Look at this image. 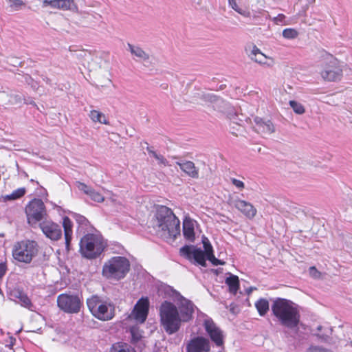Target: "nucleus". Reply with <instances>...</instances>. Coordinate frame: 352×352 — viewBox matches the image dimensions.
Segmentation results:
<instances>
[{
  "label": "nucleus",
  "instance_id": "7",
  "mask_svg": "<svg viewBox=\"0 0 352 352\" xmlns=\"http://www.w3.org/2000/svg\"><path fill=\"white\" fill-rule=\"evenodd\" d=\"M87 305L92 315L100 320H109L115 316L114 305L98 296H92L88 298Z\"/></svg>",
  "mask_w": 352,
  "mask_h": 352
},
{
  "label": "nucleus",
  "instance_id": "52",
  "mask_svg": "<svg viewBox=\"0 0 352 352\" xmlns=\"http://www.w3.org/2000/svg\"><path fill=\"white\" fill-rule=\"evenodd\" d=\"M9 63L13 66H16L17 65H21V62H20L17 58H11Z\"/></svg>",
  "mask_w": 352,
  "mask_h": 352
},
{
  "label": "nucleus",
  "instance_id": "8",
  "mask_svg": "<svg viewBox=\"0 0 352 352\" xmlns=\"http://www.w3.org/2000/svg\"><path fill=\"white\" fill-rule=\"evenodd\" d=\"M39 246L33 240H23L14 243L12 254L14 260L29 264L38 254Z\"/></svg>",
  "mask_w": 352,
  "mask_h": 352
},
{
  "label": "nucleus",
  "instance_id": "11",
  "mask_svg": "<svg viewBox=\"0 0 352 352\" xmlns=\"http://www.w3.org/2000/svg\"><path fill=\"white\" fill-rule=\"evenodd\" d=\"M199 95L201 100L212 104V108L216 111L230 114L234 111L233 108L228 103L213 94L202 92Z\"/></svg>",
  "mask_w": 352,
  "mask_h": 352
},
{
  "label": "nucleus",
  "instance_id": "51",
  "mask_svg": "<svg viewBox=\"0 0 352 352\" xmlns=\"http://www.w3.org/2000/svg\"><path fill=\"white\" fill-rule=\"evenodd\" d=\"M23 78L24 81L29 85H30L32 82H34V79L28 74L24 75Z\"/></svg>",
  "mask_w": 352,
  "mask_h": 352
},
{
  "label": "nucleus",
  "instance_id": "45",
  "mask_svg": "<svg viewBox=\"0 0 352 352\" xmlns=\"http://www.w3.org/2000/svg\"><path fill=\"white\" fill-rule=\"evenodd\" d=\"M309 275L314 278H319L320 272L315 267H310L309 269Z\"/></svg>",
  "mask_w": 352,
  "mask_h": 352
},
{
  "label": "nucleus",
  "instance_id": "53",
  "mask_svg": "<svg viewBox=\"0 0 352 352\" xmlns=\"http://www.w3.org/2000/svg\"><path fill=\"white\" fill-rule=\"evenodd\" d=\"M146 151H148V153H149L150 155H151L152 157H154V155L155 154H157L155 151H154L151 147L150 146H147L146 147Z\"/></svg>",
  "mask_w": 352,
  "mask_h": 352
},
{
  "label": "nucleus",
  "instance_id": "42",
  "mask_svg": "<svg viewBox=\"0 0 352 352\" xmlns=\"http://www.w3.org/2000/svg\"><path fill=\"white\" fill-rule=\"evenodd\" d=\"M154 157L158 161L159 164L164 165V166H170L168 162L163 155L160 154H155Z\"/></svg>",
  "mask_w": 352,
  "mask_h": 352
},
{
  "label": "nucleus",
  "instance_id": "9",
  "mask_svg": "<svg viewBox=\"0 0 352 352\" xmlns=\"http://www.w3.org/2000/svg\"><path fill=\"white\" fill-rule=\"evenodd\" d=\"M323 69L320 72L322 78L327 81L340 80L342 76L343 63L330 54L323 56Z\"/></svg>",
  "mask_w": 352,
  "mask_h": 352
},
{
  "label": "nucleus",
  "instance_id": "25",
  "mask_svg": "<svg viewBox=\"0 0 352 352\" xmlns=\"http://www.w3.org/2000/svg\"><path fill=\"white\" fill-rule=\"evenodd\" d=\"M255 307L261 316H265L270 309L269 302L265 298H260L257 300Z\"/></svg>",
  "mask_w": 352,
  "mask_h": 352
},
{
  "label": "nucleus",
  "instance_id": "20",
  "mask_svg": "<svg viewBox=\"0 0 352 352\" xmlns=\"http://www.w3.org/2000/svg\"><path fill=\"white\" fill-rule=\"evenodd\" d=\"M63 227L64 228L65 248L67 251L70 250V243L72 239V227L73 223L68 217H65L63 219Z\"/></svg>",
  "mask_w": 352,
  "mask_h": 352
},
{
  "label": "nucleus",
  "instance_id": "38",
  "mask_svg": "<svg viewBox=\"0 0 352 352\" xmlns=\"http://www.w3.org/2000/svg\"><path fill=\"white\" fill-rule=\"evenodd\" d=\"M208 260L212 263V264L214 266H217L219 265H223L224 262L221 261V260L217 258L214 253H210L208 256H206V261Z\"/></svg>",
  "mask_w": 352,
  "mask_h": 352
},
{
  "label": "nucleus",
  "instance_id": "33",
  "mask_svg": "<svg viewBox=\"0 0 352 352\" xmlns=\"http://www.w3.org/2000/svg\"><path fill=\"white\" fill-rule=\"evenodd\" d=\"M23 100V96L21 94H12L9 96L8 102L11 104H19Z\"/></svg>",
  "mask_w": 352,
  "mask_h": 352
},
{
  "label": "nucleus",
  "instance_id": "34",
  "mask_svg": "<svg viewBox=\"0 0 352 352\" xmlns=\"http://www.w3.org/2000/svg\"><path fill=\"white\" fill-rule=\"evenodd\" d=\"M89 197L94 201L96 202H102L104 200V197L102 195H101L99 192L96 191L94 189H91L89 194L88 195Z\"/></svg>",
  "mask_w": 352,
  "mask_h": 352
},
{
  "label": "nucleus",
  "instance_id": "21",
  "mask_svg": "<svg viewBox=\"0 0 352 352\" xmlns=\"http://www.w3.org/2000/svg\"><path fill=\"white\" fill-rule=\"evenodd\" d=\"M183 234L186 239L193 241L195 238L193 221L186 217L183 221Z\"/></svg>",
  "mask_w": 352,
  "mask_h": 352
},
{
  "label": "nucleus",
  "instance_id": "4",
  "mask_svg": "<svg viewBox=\"0 0 352 352\" xmlns=\"http://www.w3.org/2000/svg\"><path fill=\"white\" fill-rule=\"evenodd\" d=\"M79 246L82 256L91 260L98 258L102 254L107 243L100 234L88 233L81 238Z\"/></svg>",
  "mask_w": 352,
  "mask_h": 352
},
{
  "label": "nucleus",
  "instance_id": "55",
  "mask_svg": "<svg viewBox=\"0 0 352 352\" xmlns=\"http://www.w3.org/2000/svg\"><path fill=\"white\" fill-rule=\"evenodd\" d=\"M14 342H15V339L12 337L10 338V343L9 344H7V346L12 347L14 344Z\"/></svg>",
  "mask_w": 352,
  "mask_h": 352
},
{
  "label": "nucleus",
  "instance_id": "29",
  "mask_svg": "<svg viewBox=\"0 0 352 352\" xmlns=\"http://www.w3.org/2000/svg\"><path fill=\"white\" fill-rule=\"evenodd\" d=\"M228 1L229 6H230L234 10H235L239 14L245 17H249L250 16V12L248 10L239 8L236 0Z\"/></svg>",
  "mask_w": 352,
  "mask_h": 352
},
{
  "label": "nucleus",
  "instance_id": "2",
  "mask_svg": "<svg viewBox=\"0 0 352 352\" xmlns=\"http://www.w3.org/2000/svg\"><path fill=\"white\" fill-rule=\"evenodd\" d=\"M271 309L280 325L295 331L298 330L300 314L292 301L276 298L273 301Z\"/></svg>",
  "mask_w": 352,
  "mask_h": 352
},
{
  "label": "nucleus",
  "instance_id": "18",
  "mask_svg": "<svg viewBox=\"0 0 352 352\" xmlns=\"http://www.w3.org/2000/svg\"><path fill=\"white\" fill-rule=\"evenodd\" d=\"M234 205L236 209L249 219L254 217L256 214V208L250 203L244 200H235Z\"/></svg>",
  "mask_w": 352,
  "mask_h": 352
},
{
  "label": "nucleus",
  "instance_id": "58",
  "mask_svg": "<svg viewBox=\"0 0 352 352\" xmlns=\"http://www.w3.org/2000/svg\"><path fill=\"white\" fill-rule=\"evenodd\" d=\"M223 87H225V85H221V86H220V89H223Z\"/></svg>",
  "mask_w": 352,
  "mask_h": 352
},
{
  "label": "nucleus",
  "instance_id": "6",
  "mask_svg": "<svg viewBox=\"0 0 352 352\" xmlns=\"http://www.w3.org/2000/svg\"><path fill=\"white\" fill-rule=\"evenodd\" d=\"M202 243L204 250L195 245H186L180 248V255L190 262L193 261L194 263L206 267V256L213 253V248L210 241L206 236L202 237Z\"/></svg>",
  "mask_w": 352,
  "mask_h": 352
},
{
  "label": "nucleus",
  "instance_id": "15",
  "mask_svg": "<svg viewBox=\"0 0 352 352\" xmlns=\"http://www.w3.org/2000/svg\"><path fill=\"white\" fill-rule=\"evenodd\" d=\"M40 228L45 236L52 241H57L62 236L60 226L51 221H44L39 224Z\"/></svg>",
  "mask_w": 352,
  "mask_h": 352
},
{
  "label": "nucleus",
  "instance_id": "27",
  "mask_svg": "<svg viewBox=\"0 0 352 352\" xmlns=\"http://www.w3.org/2000/svg\"><path fill=\"white\" fill-rule=\"evenodd\" d=\"M111 352H136L135 349L126 343H116L113 345Z\"/></svg>",
  "mask_w": 352,
  "mask_h": 352
},
{
  "label": "nucleus",
  "instance_id": "54",
  "mask_svg": "<svg viewBox=\"0 0 352 352\" xmlns=\"http://www.w3.org/2000/svg\"><path fill=\"white\" fill-rule=\"evenodd\" d=\"M30 86L33 89H36L38 88V84L34 80V82H32L30 84Z\"/></svg>",
  "mask_w": 352,
  "mask_h": 352
},
{
  "label": "nucleus",
  "instance_id": "31",
  "mask_svg": "<svg viewBox=\"0 0 352 352\" xmlns=\"http://www.w3.org/2000/svg\"><path fill=\"white\" fill-rule=\"evenodd\" d=\"M26 190L25 188H19L14 190L11 194L7 195L5 197L6 200H16L22 197L25 194Z\"/></svg>",
  "mask_w": 352,
  "mask_h": 352
},
{
  "label": "nucleus",
  "instance_id": "49",
  "mask_svg": "<svg viewBox=\"0 0 352 352\" xmlns=\"http://www.w3.org/2000/svg\"><path fill=\"white\" fill-rule=\"evenodd\" d=\"M76 219L80 224H84L87 221L86 218L80 214L76 215Z\"/></svg>",
  "mask_w": 352,
  "mask_h": 352
},
{
  "label": "nucleus",
  "instance_id": "23",
  "mask_svg": "<svg viewBox=\"0 0 352 352\" xmlns=\"http://www.w3.org/2000/svg\"><path fill=\"white\" fill-rule=\"evenodd\" d=\"M225 283L229 287L230 292L236 294L239 288V277L236 275L229 274V276L226 278Z\"/></svg>",
  "mask_w": 352,
  "mask_h": 352
},
{
  "label": "nucleus",
  "instance_id": "28",
  "mask_svg": "<svg viewBox=\"0 0 352 352\" xmlns=\"http://www.w3.org/2000/svg\"><path fill=\"white\" fill-rule=\"evenodd\" d=\"M16 297L18 298L19 302L21 305V306L30 310H32L33 305L32 304L30 299L26 294L22 292H19V296H17Z\"/></svg>",
  "mask_w": 352,
  "mask_h": 352
},
{
  "label": "nucleus",
  "instance_id": "26",
  "mask_svg": "<svg viewBox=\"0 0 352 352\" xmlns=\"http://www.w3.org/2000/svg\"><path fill=\"white\" fill-rule=\"evenodd\" d=\"M89 116V118H91V120L94 122H98L104 124H109V122L106 119L105 116L102 113H101L98 111L92 110L90 111V113Z\"/></svg>",
  "mask_w": 352,
  "mask_h": 352
},
{
  "label": "nucleus",
  "instance_id": "44",
  "mask_svg": "<svg viewBox=\"0 0 352 352\" xmlns=\"http://www.w3.org/2000/svg\"><path fill=\"white\" fill-rule=\"evenodd\" d=\"M80 14L82 15V17H84V18L86 17V15H90L96 21H99L102 18V16L100 14L96 13L95 12H91V13L82 12H80Z\"/></svg>",
  "mask_w": 352,
  "mask_h": 352
},
{
  "label": "nucleus",
  "instance_id": "35",
  "mask_svg": "<svg viewBox=\"0 0 352 352\" xmlns=\"http://www.w3.org/2000/svg\"><path fill=\"white\" fill-rule=\"evenodd\" d=\"M283 36L287 39H292L298 36V32L292 28H287L283 31Z\"/></svg>",
  "mask_w": 352,
  "mask_h": 352
},
{
  "label": "nucleus",
  "instance_id": "1",
  "mask_svg": "<svg viewBox=\"0 0 352 352\" xmlns=\"http://www.w3.org/2000/svg\"><path fill=\"white\" fill-rule=\"evenodd\" d=\"M177 306L164 300L159 307L160 326L168 334L173 335L179 331L182 324L193 318L195 305L179 294Z\"/></svg>",
  "mask_w": 352,
  "mask_h": 352
},
{
  "label": "nucleus",
  "instance_id": "22",
  "mask_svg": "<svg viewBox=\"0 0 352 352\" xmlns=\"http://www.w3.org/2000/svg\"><path fill=\"white\" fill-rule=\"evenodd\" d=\"M127 45V50L131 53V54L139 58L140 60L145 61L149 59L148 54L144 52L140 47L138 45H133L130 43H128Z\"/></svg>",
  "mask_w": 352,
  "mask_h": 352
},
{
  "label": "nucleus",
  "instance_id": "56",
  "mask_svg": "<svg viewBox=\"0 0 352 352\" xmlns=\"http://www.w3.org/2000/svg\"><path fill=\"white\" fill-rule=\"evenodd\" d=\"M231 116H232V117H233V118H232V119L234 120H233V123H234V124H236L237 126H239V124H238L235 122V120H236V115L234 113V114H233V115L232 114V115H231Z\"/></svg>",
  "mask_w": 352,
  "mask_h": 352
},
{
  "label": "nucleus",
  "instance_id": "16",
  "mask_svg": "<svg viewBox=\"0 0 352 352\" xmlns=\"http://www.w3.org/2000/svg\"><path fill=\"white\" fill-rule=\"evenodd\" d=\"M210 350V341L203 336L192 338L186 345V352H209Z\"/></svg>",
  "mask_w": 352,
  "mask_h": 352
},
{
  "label": "nucleus",
  "instance_id": "50",
  "mask_svg": "<svg viewBox=\"0 0 352 352\" xmlns=\"http://www.w3.org/2000/svg\"><path fill=\"white\" fill-rule=\"evenodd\" d=\"M260 52H261V50L256 45H254L250 56L252 58V56H257Z\"/></svg>",
  "mask_w": 352,
  "mask_h": 352
},
{
  "label": "nucleus",
  "instance_id": "40",
  "mask_svg": "<svg viewBox=\"0 0 352 352\" xmlns=\"http://www.w3.org/2000/svg\"><path fill=\"white\" fill-rule=\"evenodd\" d=\"M252 59L260 64H265L267 56L262 52H260L257 56H252Z\"/></svg>",
  "mask_w": 352,
  "mask_h": 352
},
{
  "label": "nucleus",
  "instance_id": "24",
  "mask_svg": "<svg viewBox=\"0 0 352 352\" xmlns=\"http://www.w3.org/2000/svg\"><path fill=\"white\" fill-rule=\"evenodd\" d=\"M58 10L67 11L69 10L78 13V7L74 0H59Z\"/></svg>",
  "mask_w": 352,
  "mask_h": 352
},
{
  "label": "nucleus",
  "instance_id": "14",
  "mask_svg": "<svg viewBox=\"0 0 352 352\" xmlns=\"http://www.w3.org/2000/svg\"><path fill=\"white\" fill-rule=\"evenodd\" d=\"M204 327L211 340L217 346L223 344L222 331L216 325L212 318L207 317L204 321Z\"/></svg>",
  "mask_w": 352,
  "mask_h": 352
},
{
  "label": "nucleus",
  "instance_id": "39",
  "mask_svg": "<svg viewBox=\"0 0 352 352\" xmlns=\"http://www.w3.org/2000/svg\"><path fill=\"white\" fill-rule=\"evenodd\" d=\"M77 187L78 188L84 192L86 195H89L90 191L91 190L92 188L90 187V186H88L87 185H86L84 183H82V182H77Z\"/></svg>",
  "mask_w": 352,
  "mask_h": 352
},
{
  "label": "nucleus",
  "instance_id": "32",
  "mask_svg": "<svg viewBox=\"0 0 352 352\" xmlns=\"http://www.w3.org/2000/svg\"><path fill=\"white\" fill-rule=\"evenodd\" d=\"M289 105L294 111L298 114H302L305 112V108L302 104L295 100H290Z\"/></svg>",
  "mask_w": 352,
  "mask_h": 352
},
{
  "label": "nucleus",
  "instance_id": "48",
  "mask_svg": "<svg viewBox=\"0 0 352 352\" xmlns=\"http://www.w3.org/2000/svg\"><path fill=\"white\" fill-rule=\"evenodd\" d=\"M285 19V15L283 14H279L277 16L274 17V21L276 23L278 24L282 23Z\"/></svg>",
  "mask_w": 352,
  "mask_h": 352
},
{
  "label": "nucleus",
  "instance_id": "57",
  "mask_svg": "<svg viewBox=\"0 0 352 352\" xmlns=\"http://www.w3.org/2000/svg\"><path fill=\"white\" fill-rule=\"evenodd\" d=\"M322 328H323V327H322V326L319 325V326H318V327H317V330H318L319 332H320V331H322Z\"/></svg>",
  "mask_w": 352,
  "mask_h": 352
},
{
  "label": "nucleus",
  "instance_id": "47",
  "mask_svg": "<svg viewBox=\"0 0 352 352\" xmlns=\"http://www.w3.org/2000/svg\"><path fill=\"white\" fill-rule=\"evenodd\" d=\"M332 333V329L331 328H327L325 329V332L324 333H318L316 334V336L320 338H322V340H327V338L329 337V336Z\"/></svg>",
  "mask_w": 352,
  "mask_h": 352
},
{
  "label": "nucleus",
  "instance_id": "43",
  "mask_svg": "<svg viewBox=\"0 0 352 352\" xmlns=\"http://www.w3.org/2000/svg\"><path fill=\"white\" fill-rule=\"evenodd\" d=\"M8 267L6 261L0 263V282L1 281L3 277L5 276Z\"/></svg>",
  "mask_w": 352,
  "mask_h": 352
},
{
  "label": "nucleus",
  "instance_id": "10",
  "mask_svg": "<svg viewBox=\"0 0 352 352\" xmlns=\"http://www.w3.org/2000/svg\"><path fill=\"white\" fill-rule=\"evenodd\" d=\"M57 304L61 310L68 314L78 313L82 305L78 296L67 294H62L58 296Z\"/></svg>",
  "mask_w": 352,
  "mask_h": 352
},
{
  "label": "nucleus",
  "instance_id": "3",
  "mask_svg": "<svg viewBox=\"0 0 352 352\" xmlns=\"http://www.w3.org/2000/svg\"><path fill=\"white\" fill-rule=\"evenodd\" d=\"M156 228L158 234L166 240H175L180 235V221L172 210L165 206L157 208Z\"/></svg>",
  "mask_w": 352,
  "mask_h": 352
},
{
  "label": "nucleus",
  "instance_id": "36",
  "mask_svg": "<svg viewBox=\"0 0 352 352\" xmlns=\"http://www.w3.org/2000/svg\"><path fill=\"white\" fill-rule=\"evenodd\" d=\"M42 7L47 8L50 7L53 9H58L59 7V0H43Z\"/></svg>",
  "mask_w": 352,
  "mask_h": 352
},
{
  "label": "nucleus",
  "instance_id": "17",
  "mask_svg": "<svg viewBox=\"0 0 352 352\" xmlns=\"http://www.w3.org/2000/svg\"><path fill=\"white\" fill-rule=\"evenodd\" d=\"M173 159H177L178 161L175 164L179 166L180 169L184 172L188 176L197 179L199 177V170L195 164L191 161L180 159L179 157L173 156Z\"/></svg>",
  "mask_w": 352,
  "mask_h": 352
},
{
  "label": "nucleus",
  "instance_id": "13",
  "mask_svg": "<svg viewBox=\"0 0 352 352\" xmlns=\"http://www.w3.org/2000/svg\"><path fill=\"white\" fill-rule=\"evenodd\" d=\"M149 308L148 298H141L135 304L130 318H133L140 323H143L146 319Z\"/></svg>",
  "mask_w": 352,
  "mask_h": 352
},
{
  "label": "nucleus",
  "instance_id": "41",
  "mask_svg": "<svg viewBox=\"0 0 352 352\" xmlns=\"http://www.w3.org/2000/svg\"><path fill=\"white\" fill-rule=\"evenodd\" d=\"M306 352H331V351L318 346H311Z\"/></svg>",
  "mask_w": 352,
  "mask_h": 352
},
{
  "label": "nucleus",
  "instance_id": "37",
  "mask_svg": "<svg viewBox=\"0 0 352 352\" xmlns=\"http://www.w3.org/2000/svg\"><path fill=\"white\" fill-rule=\"evenodd\" d=\"M8 1L12 10H19L24 5L23 1L21 0H8Z\"/></svg>",
  "mask_w": 352,
  "mask_h": 352
},
{
  "label": "nucleus",
  "instance_id": "5",
  "mask_svg": "<svg viewBox=\"0 0 352 352\" xmlns=\"http://www.w3.org/2000/svg\"><path fill=\"white\" fill-rule=\"evenodd\" d=\"M130 270L129 261L124 256H113L102 267V276L108 279L119 280L124 278Z\"/></svg>",
  "mask_w": 352,
  "mask_h": 352
},
{
  "label": "nucleus",
  "instance_id": "19",
  "mask_svg": "<svg viewBox=\"0 0 352 352\" xmlns=\"http://www.w3.org/2000/svg\"><path fill=\"white\" fill-rule=\"evenodd\" d=\"M254 128L258 133L271 134L274 131V126L270 120H264L259 117L254 118Z\"/></svg>",
  "mask_w": 352,
  "mask_h": 352
},
{
  "label": "nucleus",
  "instance_id": "12",
  "mask_svg": "<svg viewBox=\"0 0 352 352\" xmlns=\"http://www.w3.org/2000/svg\"><path fill=\"white\" fill-rule=\"evenodd\" d=\"M25 212L29 221H39L45 214V204L41 199H34L26 206Z\"/></svg>",
  "mask_w": 352,
  "mask_h": 352
},
{
  "label": "nucleus",
  "instance_id": "46",
  "mask_svg": "<svg viewBox=\"0 0 352 352\" xmlns=\"http://www.w3.org/2000/svg\"><path fill=\"white\" fill-rule=\"evenodd\" d=\"M231 182L233 185H234L238 189L243 190L245 188L244 183L235 178H231Z\"/></svg>",
  "mask_w": 352,
  "mask_h": 352
},
{
  "label": "nucleus",
  "instance_id": "30",
  "mask_svg": "<svg viewBox=\"0 0 352 352\" xmlns=\"http://www.w3.org/2000/svg\"><path fill=\"white\" fill-rule=\"evenodd\" d=\"M130 333L131 336V341L133 344L139 342L142 338V332L137 326L131 327L130 328Z\"/></svg>",
  "mask_w": 352,
  "mask_h": 352
}]
</instances>
